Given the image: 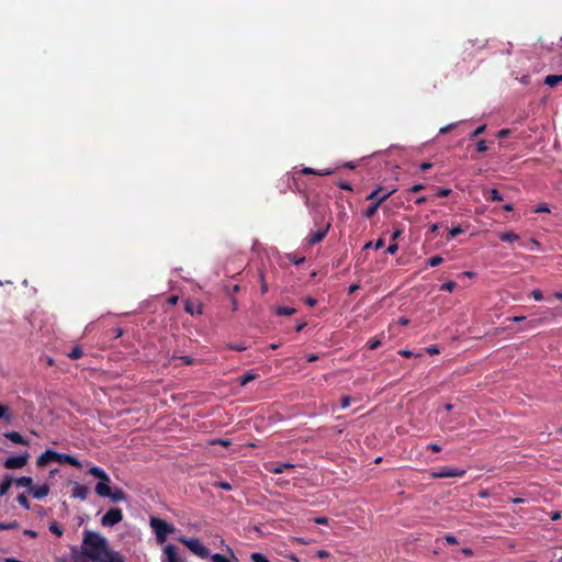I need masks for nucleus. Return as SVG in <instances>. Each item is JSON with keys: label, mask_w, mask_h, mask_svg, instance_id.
I'll use <instances>...</instances> for the list:
<instances>
[{"label": "nucleus", "mask_w": 562, "mask_h": 562, "mask_svg": "<svg viewBox=\"0 0 562 562\" xmlns=\"http://www.w3.org/2000/svg\"><path fill=\"white\" fill-rule=\"evenodd\" d=\"M384 246V240L382 238H379L375 243H372V241H368L366 245H364V249H369L371 247H374V249H380Z\"/></svg>", "instance_id": "32"}, {"label": "nucleus", "mask_w": 562, "mask_h": 562, "mask_svg": "<svg viewBox=\"0 0 562 562\" xmlns=\"http://www.w3.org/2000/svg\"><path fill=\"white\" fill-rule=\"evenodd\" d=\"M59 462V463H66L70 464L76 468H80L81 463L80 461L75 458L74 456L66 454V453H59L54 450H46L44 453H42L37 459V465L38 467H46L49 462Z\"/></svg>", "instance_id": "2"}, {"label": "nucleus", "mask_w": 562, "mask_h": 562, "mask_svg": "<svg viewBox=\"0 0 562 562\" xmlns=\"http://www.w3.org/2000/svg\"><path fill=\"white\" fill-rule=\"evenodd\" d=\"M424 188H425V187H424V184L418 183V184H414V186L409 189V191H411V192L416 193V192L422 191Z\"/></svg>", "instance_id": "59"}, {"label": "nucleus", "mask_w": 562, "mask_h": 562, "mask_svg": "<svg viewBox=\"0 0 562 562\" xmlns=\"http://www.w3.org/2000/svg\"><path fill=\"white\" fill-rule=\"evenodd\" d=\"M397 250H398V245L396 243L392 241L389 245V247L386 249V252L390 254V255H394V254H396Z\"/></svg>", "instance_id": "45"}, {"label": "nucleus", "mask_w": 562, "mask_h": 562, "mask_svg": "<svg viewBox=\"0 0 562 562\" xmlns=\"http://www.w3.org/2000/svg\"><path fill=\"white\" fill-rule=\"evenodd\" d=\"M184 311L191 315H201L203 313V306L199 303H194L190 300H187L184 302Z\"/></svg>", "instance_id": "17"}, {"label": "nucleus", "mask_w": 562, "mask_h": 562, "mask_svg": "<svg viewBox=\"0 0 562 562\" xmlns=\"http://www.w3.org/2000/svg\"><path fill=\"white\" fill-rule=\"evenodd\" d=\"M214 485L218 486V487H221V488H223L225 491H231L233 488L232 485L228 482H224V481L223 482H217Z\"/></svg>", "instance_id": "48"}, {"label": "nucleus", "mask_w": 562, "mask_h": 562, "mask_svg": "<svg viewBox=\"0 0 562 562\" xmlns=\"http://www.w3.org/2000/svg\"><path fill=\"white\" fill-rule=\"evenodd\" d=\"M382 345V341L380 339H370L368 342H367V347L368 349L370 350H375L378 349L380 346Z\"/></svg>", "instance_id": "37"}, {"label": "nucleus", "mask_w": 562, "mask_h": 562, "mask_svg": "<svg viewBox=\"0 0 562 562\" xmlns=\"http://www.w3.org/2000/svg\"><path fill=\"white\" fill-rule=\"evenodd\" d=\"M301 172L303 175H317V176H326V175H330L331 171L330 170H326V171H319V170H315L313 168H310V167H305L301 170Z\"/></svg>", "instance_id": "25"}, {"label": "nucleus", "mask_w": 562, "mask_h": 562, "mask_svg": "<svg viewBox=\"0 0 562 562\" xmlns=\"http://www.w3.org/2000/svg\"><path fill=\"white\" fill-rule=\"evenodd\" d=\"M486 130V125L483 124V125H480L479 127H476L471 134H470V138L473 139L475 137H477L479 135L483 134L484 131Z\"/></svg>", "instance_id": "40"}, {"label": "nucleus", "mask_w": 562, "mask_h": 562, "mask_svg": "<svg viewBox=\"0 0 562 562\" xmlns=\"http://www.w3.org/2000/svg\"><path fill=\"white\" fill-rule=\"evenodd\" d=\"M123 520V512L121 508H110L101 518V525L103 527H113Z\"/></svg>", "instance_id": "8"}, {"label": "nucleus", "mask_w": 562, "mask_h": 562, "mask_svg": "<svg viewBox=\"0 0 562 562\" xmlns=\"http://www.w3.org/2000/svg\"><path fill=\"white\" fill-rule=\"evenodd\" d=\"M16 501L22 507H24L25 509H30V502L24 493L19 494L16 496Z\"/></svg>", "instance_id": "30"}, {"label": "nucleus", "mask_w": 562, "mask_h": 562, "mask_svg": "<svg viewBox=\"0 0 562 562\" xmlns=\"http://www.w3.org/2000/svg\"><path fill=\"white\" fill-rule=\"evenodd\" d=\"M276 313L280 316H291L296 313V310L294 307L278 306Z\"/></svg>", "instance_id": "23"}, {"label": "nucleus", "mask_w": 562, "mask_h": 562, "mask_svg": "<svg viewBox=\"0 0 562 562\" xmlns=\"http://www.w3.org/2000/svg\"><path fill=\"white\" fill-rule=\"evenodd\" d=\"M89 494V488L86 485L76 483L72 487L71 495L74 498H79L81 501L87 499Z\"/></svg>", "instance_id": "14"}, {"label": "nucleus", "mask_w": 562, "mask_h": 562, "mask_svg": "<svg viewBox=\"0 0 562 562\" xmlns=\"http://www.w3.org/2000/svg\"><path fill=\"white\" fill-rule=\"evenodd\" d=\"M536 213H549L550 210L548 207L547 204H540L537 206V209L535 210Z\"/></svg>", "instance_id": "50"}, {"label": "nucleus", "mask_w": 562, "mask_h": 562, "mask_svg": "<svg viewBox=\"0 0 562 562\" xmlns=\"http://www.w3.org/2000/svg\"><path fill=\"white\" fill-rule=\"evenodd\" d=\"M428 449L431 450L432 452H439L441 451V447L437 443H429L428 445Z\"/></svg>", "instance_id": "60"}, {"label": "nucleus", "mask_w": 562, "mask_h": 562, "mask_svg": "<svg viewBox=\"0 0 562 562\" xmlns=\"http://www.w3.org/2000/svg\"><path fill=\"white\" fill-rule=\"evenodd\" d=\"M560 82H562V75H549L544 79V83L550 87H555Z\"/></svg>", "instance_id": "21"}, {"label": "nucleus", "mask_w": 562, "mask_h": 562, "mask_svg": "<svg viewBox=\"0 0 562 562\" xmlns=\"http://www.w3.org/2000/svg\"><path fill=\"white\" fill-rule=\"evenodd\" d=\"M0 419H4L7 424H11L13 415L7 405L0 404Z\"/></svg>", "instance_id": "20"}, {"label": "nucleus", "mask_w": 562, "mask_h": 562, "mask_svg": "<svg viewBox=\"0 0 562 562\" xmlns=\"http://www.w3.org/2000/svg\"><path fill=\"white\" fill-rule=\"evenodd\" d=\"M257 378L255 373L247 372L246 374L238 378V382L240 386H245L249 382L254 381Z\"/></svg>", "instance_id": "24"}, {"label": "nucleus", "mask_w": 562, "mask_h": 562, "mask_svg": "<svg viewBox=\"0 0 562 562\" xmlns=\"http://www.w3.org/2000/svg\"><path fill=\"white\" fill-rule=\"evenodd\" d=\"M94 490L100 497H110L114 503L126 501V494L124 491L121 488L112 491L110 484L105 485L104 483H97Z\"/></svg>", "instance_id": "6"}, {"label": "nucleus", "mask_w": 562, "mask_h": 562, "mask_svg": "<svg viewBox=\"0 0 562 562\" xmlns=\"http://www.w3.org/2000/svg\"><path fill=\"white\" fill-rule=\"evenodd\" d=\"M30 492L32 493L34 498L42 499L48 495L49 486H48V484H43L40 486L32 485V488Z\"/></svg>", "instance_id": "16"}, {"label": "nucleus", "mask_w": 562, "mask_h": 562, "mask_svg": "<svg viewBox=\"0 0 562 562\" xmlns=\"http://www.w3.org/2000/svg\"><path fill=\"white\" fill-rule=\"evenodd\" d=\"M456 126H457V124H456V123L448 124V125H446V126L441 127V128H440V131H439V133H440V134H446V133H448V132L452 131Z\"/></svg>", "instance_id": "47"}, {"label": "nucleus", "mask_w": 562, "mask_h": 562, "mask_svg": "<svg viewBox=\"0 0 562 562\" xmlns=\"http://www.w3.org/2000/svg\"><path fill=\"white\" fill-rule=\"evenodd\" d=\"M250 559L252 562H269V560L267 559L266 555H263L262 553H258V552L252 553Z\"/></svg>", "instance_id": "36"}, {"label": "nucleus", "mask_w": 562, "mask_h": 562, "mask_svg": "<svg viewBox=\"0 0 562 562\" xmlns=\"http://www.w3.org/2000/svg\"><path fill=\"white\" fill-rule=\"evenodd\" d=\"M289 468H294V465L291 463H281L278 467L273 468L271 470V472H273L276 474H280V473H283L284 469H289Z\"/></svg>", "instance_id": "33"}, {"label": "nucleus", "mask_w": 562, "mask_h": 562, "mask_svg": "<svg viewBox=\"0 0 562 562\" xmlns=\"http://www.w3.org/2000/svg\"><path fill=\"white\" fill-rule=\"evenodd\" d=\"M88 472L92 476L100 480L98 483H104L105 485H109L111 483L110 476L105 473L104 470H102L99 467H91Z\"/></svg>", "instance_id": "13"}, {"label": "nucleus", "mask_w": 562, "mask_h": 562, "mask_svg": "<svg viewBox=\"0 0 562 562\" xmlns=\"http://www.w3.org/2000/svg\"><path fill=\"white\" fill-rule=\"evenodd\" d=\"M30 454L25 452L21 456H12L4 460L3 467L8 470L22 469L26 465Z\"/></svg>", "instance_id": "9"}, {"label": "nucleus", "mask_w": 562, "mask_h": 562, "mask_svg": "<svg viewBox=\"0 0 562 562\" xmlns=\"http://www.w3.org/2000/svg\"><path fill=\"white\" fill-rule=\"evenodd\" d=\"M476 150L479 153H483V151L487 150V145L484 139H481L476 143Z\"/></svg>", "instance_id": "42"}, {"label": "nucleus", "mask_w": 562, "mask_h": 562, "mask_svg": "<svg viewBox=\"0 0 562 562\" xmlns=\"http://www.w3.org/2000/svg\"><path fill=\"white\" fill-rule=\"evenodd\" d=\"M464 475H465V470L451 468V467H442L432 473V477H436V479L462 477Z\"/></svg>", "instance_id": "10"}, {"label": "nucleus", "mask_w": 562, "mask_h": 562, "mask_svg": "<svg viewBox=\"0 0 562 562\" xmlns=\"http://www.w3.org/2000/svg\"><path fill=\"white\" fill-rule=\"evenodd\" d=\"M98 562H126L125 558L117 551L112 550L111 548L104 553L102 558Z\"/></svg>", "instance_id": "12"}, {"label": "nucleus", "mask_w": 562, "mask_h": 562, "mask_svg": "<svg viewBox=\"0 0 562 562\" xmlns=\"http://www.w3.org/2000/svg\"><path fill=\"white\" fill-rule=\"evenodd\" d=\"M531 296L535 299V301H542L543 294L539 289H535L531 291Z\"/></svg>", "instance_id": "43"}, {"label": "nucleus", "mask_w": 562, "mask_h": 562, "mask_svg": "<svg viewBox=\"0 0 562 562\" xmlns=\"http://www.w3.org/2000/svg\"><path fill=\"white\" fill-rule=\"evenodd\" d=\"M315 226L317 227V231L314 233H311L306 236L305 243L307 246L312 247L316 244H319L328 234L331 223L327 222L324 223L323 220H314Z\"/></svg>", "instance_id": "5"}, {"label": "nucleus", "mask_w": 562, "mask_h": 562, "mask_svg": "<svg viewBox=\"0 0 562 562\" xmlns=\"http://www.w3.org/2000/svg\"><path fill=\"white\" fill-rule=\"evenodd\" d=\"M72 562H90V559L82 554V551L79 553L74 550V553L71 555Z\"/></svg>", "instance_id": "28"}, {"label": "nucleus", "mask_w": 562, "mask_h": 562, "mask_svg": "<svg viewBox=\"0 0 562 562\" xmlns=\"http://www.w3.org/2000/svg\"><path fill=\"white\" fill-rule=\"evenodd\" d=\"M178 541L183 543L192 553L201 559H206L210 557V550L196 538L180 537L178 538Z\"/></svg>", "instance_id": "7"}, {"label": "nucleus", "mask_w": 562, "mask_h": 562, "mask_svg": "<svg viewBox=\"0 0 562 562\" xmlns=\"http://www.w3.org/2000/svg\"><path fill=\"white\" fill-rule=\"evenodd\" d=\"M443 539L446 540V542L448 544H457L458 543V539L453 535H446Z\"/></svg>", "instance_id": "46"}, {"label": "nucleus", "mask_w": 562, "mask_h": 562, "mask_svg": "<svg viewBox=\"0 0 562 562\" xmlns=\"http://www.w3.org/2000/svg\"><path fill=\"white\" fill-rule=\"evenodd\" d=\"M210 557L213 562H232L228 558H226L225 555H223L221 553H214Z\"/></svg>", "instance_id": "38"}, {"label": "nucleus", "mask_w": 562, "mask_h": 562, "mask_svg": "<svg viewBox=\"0 0 562 562\" xmlns=\"http://www.w3.org/2000/svg\"><path fill=\"white\" fill-rule=\"evenodd\" d=\"M19 526L20 525L16 520L9 522V524L0 522V530L16 529V528H19Z\"/></svg>", "instance_id": "35"}, {"label": "nucleus", "mask_w": 562, "mask_h": 562, "mask_svg": "<svg viewBox=\"0 0 562 562\" xmlns=\"http://www.w3.org/2000/svg\"><path fill=\"white\" fill-rule=\"evenodd\" d=\"M286 257L291 262H293L296 266H299L305 261V257H299L295 254H288Z\"/></svg>", "instance_id": "31"}, {"label": "nucleus", "mask_w": 562, "mask_h": 562, "mask_svg": "<svg viewBox=\"0 0 562 562\" xmlns=\"http://www.w3.org/2000/svg\"><path fill=\"white\" fill-rule=\"evenodd\" d=\"M486 199L491 200L493 202H498V201L503 200V198H502V195H501V193L498 192L497 189L488 190V195H486Z\"/></svg>", "instance_id": "26"}, {"label": "nucleus", "mask_w": 562, "mask_h": 562, "mask_svg": "<svg viewBox=\"0 0 562 562\" xmlns=\"http://www.w3.org/2000/svg\"><path fill=\"white\" fill-rule=\"evenodd\" d=\"M401 235H402V231H401V229H396L395 232H393L392 237H391L392 241H394V243H395V240H396Z\"/></svg>", "instance_id": "64"}, {"label": "nucleus", "mask_w": 562, "mask_h": 562, "mask_svg": "<svg viewBox=\"0 0 562 562\" xmlns=\"http://www.w3.org/2000/svg\"><path fill=\"white\" fill-rule=\"evenodd\" d=\"M13 483L19 487H27L30 491L33 485V480L31 476H21L13 480Z\"/></svg>", "instance_id": "19"}, {"label": "nucleus", "mask_w": 562, "mask_h": 562, "mask_svg": "<svg viewBox=\"0 0 562 562\" xmlns=\"http://www.w3.org/2000/svg\"><path fill=\"white\" fill-rule=\"evenodd\" d=\"M451 193V190L450 189H446V188H440L437 192V195L440 196V198H446L448 196L449 194Z\"/></svg>", "instance_id": "49"}, {"label": "nucleus", "mask_w": 562, "mask_h": 562, "mask_svg": "<svg viewBox=\"0 0 562 562\" xmlns=\"http://www.w3.org/2000/svg\"><path fill=\"white\" fill-rule=\"evenodd\" d=\"M228 348L232 349V350H235V351H244V350L247 349V347L244 344L229 345Z\"/></svg>", "instance_id": "51"}, {"label": "nucleus", "mask_w": 562, "mask_h": 562, "mask_svg": "<svg viewBox=\"0 0 562 562\" xmlns=\"http://www.w3.org/2000/svg\"><path fill=\"white\" fill-rule=\"evenodd\" d=\"M83 355V351L80 346H76L72 348V350L68 353V357L72 360H77L81 358Z\"/></svg>", "instance_id": "27"}, {"label": "nucleus", "mask_w": 562, "mask_h": 562, "mask_svg": "<svg viewBox=\"0 0 562 562\" xmlns=\"http://www.w3.org/2000/svg\"><path fill=\"white\" fill-rule=\"evenodd\" d=\"M212 443H217V445H221L223 447H229L231 446V441L229 440H225V439H216L214 440Z\"/></svg>", "instance_id": "57"}, {"label": "nucleus", "mask_w": 562, "mask_h": 562, "mask_svg": "<svg viewBox=\"0 0 562 562\" xmlns=\"http://www.w3.org/2000/svg\"><path fill=\"white\" fill-rule=\"evenodd\" d=\"M4 437L12 441L13 443L29 446L30 441L25 439L20 432L18 431H7L4 432Z\"/></svg>", "instance_id": "15"}, {"label": "nucleus", "mask_w": 562, "mask_h": 562, "mask_svg": "<svg viewBox=\"0 0 562 562\" xmlns=\"http://www.w3.org/2000/svg\"><path fill=\"white\" fill-rule=\"evenodd\" d=\"M464 232L463 228H461L460 226L458 227H452L450 231H449V238H453L460 234H462Z\"/></svg>", "instance_id": "41"}, {"label": "nucleus", "mask_w": 562, "mask_h": 562, "mask_svg": "<svg viewBox=\"0 0 562 562\" xmlns=\"http://www.w3.org/2000/svg\"><path fill=\"white\" fill-rule=\"evenodd\" d=\"M457 286V283L454 281H448L446 283H443L442 285H440V290L441 291H446V292H452Z\"/></svg>", "instance_id": "34"}, {"label": "nucleus", "mask_w": 562, "mask_h": 562, "mask_svg": "<svg viewBox=\"0 0 562 562\" xmlns=\"http://www.w3.org/2000/svg\"><path fill=\"white\" fill-rule=\"evenodd\" d=\"M180 360L187 366H191L194 362V360L189 356H182L180 357Z\"/></svg>", "instance_id": "56"}, {"label": "nucleus", "mask_w": 562, "mask_h": 562, "mask_svg": "<svg viewBox=\"0 0 562 562\" xmlns=\"http://www.w3.org/2000/svg\"><path fill=\"white\" fill-rule=\"evenodd\" d=\"M229 300H231V308H232V311L236 312L238 310V302H237L236 297L231 295Z\"/></svg>", "instance_id": "54"}, {"label": "nucleus", "mask_w": 562, "mask_h": 562, "mask_svg": "<svg viewBox=\"0 0 562 562\" xmlns=\"http://www.w3.org/2000/svg\"><path fill=\"white\" fill-rule=\"evenodd\" d=\"M443 261V258L440 257V256H434L431 258L428 259V265L430 267H437L439 266L441 262Z\"/></svg>", "instance_id": "39"}, {"label": "nucleus", "mask_w": 562, "mask_h": 562, "mask_svg": "<svg viewBox=\"0 0 562 562\" xmlns=\"http://www.w3.org/2000/svg\"><path fill=\"white\" fill-rule=\"evenodd\" d=\"M109 549L108 540L100 533L90 530L83 532L81 551L91 561L98 562Z\"/></svg>", "instance_id": "1"}, {"label": "nucleus", "mask_w": 562, "mask_h": 562, "mask_svg": "<svg viewBox=\"0 0 562 562\" xmlns=\"http://www.w3.org/2000/svg\"><path fill=\"white\" fill-rule=\"evenodd\" d=\"M149 525L156 536V540L159 544H162L166 542L167 537L176 531V528L173 525L167 522L166 520L158 518V517H151L149 520Z\"/></svg>", "instance_id": "4"}, {"label": "nucleus", "mask_w": 562, "mask_h": 562, "mask_svg": "<svg viewBox=\"0 0 562 562\" xmlns=\"http://www.w3.org/2000/svg\"><path fill=\"white\" fill-rule=\"evenodd\" d=\"M499 239L502 241L513 243L519 239V236L514 232H505L499 234Z\"/></svg>", "instance_id": "22"}, {"label": "nucleus", "mask_w": 562, "mask_h": 562, "mask_svg": "<svg viewBox=\"0 0 562 562\" xmlns=\"http://www.w3.org/2000/svg\"><path fill=\"white\" fill-rule=\"evenodd\" d=\"M49 531L54 535H56L57 537H61L63 536V528L59 526L58 522L54 521L49 525Z\"/></svg>", "instance_id": "29"}, {"label": "nucleus", "mask_w": 562, "mask_h": 562, "mask_svg": "<svg viewBox=\"0 0 562 562\" xmlns=\"http://www.w3.org/2000/svg\"><path fill=\"white\" fill-rule=\"evenodd\" d=\"M398 353L402 356V357H405V358H411L413 357V352L409 351V350H406V349H402L398 351Z\"/></svg>", "instance_id": "61"}, {"label": "nucleus", "mask_w": 562, "mask_h": 562, "mask_svg": "<svg viewBox=\"0 0 562 562\" xmlns=\"http://www.w3.org/2000/svg\"><path fill=\"white\" fill-rule=\"evenodd\" d=\"M304 303H305L307 306L313 307V306H315V305H316L317 300H316V299H314V297L307 296V297H305V299H304Z\"/></svg>", "instance_id": "52"}, {"label": "nucleus", "mask_w": 562, "mask_h": 562, "mask_svg": "<svg viewBox=\"0 0 562 562\" xmlns=\"http://www.w3.org/2000/svg\"><path fill=\"white\" fill-rule=\"evenodd\" d=\"M384 189L382 187H378L374 189L368 196L367 200L372 201V203L367 207L364 211V216L367 218H371L376 211L379 210L380 205L389 198L391 196L395 190H390L387 192H383Z\"/></svg>", "instance_id": "3"}, {"label": "nucleus", "mask_w": 562, "mask_h": 562, "mask_svg": "<svg viewBox=\"0 0 562 562\" xmlns=\"http://www.w3.org/2000/svg\"><path fill=\"white\" fill-rule=\"evenodd\" d=\"M350 402H351V398H350V396H348V395H344V396H341V398H340V404H341V407H342V408H347V407H349V406H350Z\"/></svg>", "instance_id": "44"}, {"label": "nucleus", "mask_w": 562, "mask_h": 562, "mask_svg": "<svg viewBox=\"0 0 562 562\" xmlns=\"http://www.w3.org/2000/svg\"><path fill=\"white\" fill-rule=\"evenodd\" d=\"M438 229H439V224L438 223H434L429 227L430 234H436Z\"/></svg>", "instance_id": "63"}, {"label": "nucleus", "mask_w": 562, "mask_h": 562, "mask_svg": "<svg viewBox=\"0 0 562 562\" xmlns=\"http://www.w3.org/2000/svg\"><path fill=\"white\" fill-rule=\"evenodd\" d=\"M24 535L31 537V538H36L37 537V532L34 531V530H31V529H25L24 530Z\"/></svg>", "instance_id": "62"}, {"label": "nucleus", "mask_w": 562, "mask_h": 562, "mask_svg": "<svg viewBox=\"0 0 562 562\" xmlns=\"http://www.w3.org/2000/svg\"><path fill=\"white\" fill-rule=\"evenodd\" d=\"M162 562H182L178 555L176 546L168 544L165 547Z\"/></svg>", "instance_id": "11"}, {"label": "nucleus", "mask_w": 562, "mask_h": 562, "mask_svg": "<svg viewBox=\"0 0 562 562\" xmlns=\"http://www.w3.org/2000/svg\"><path fill=\"white\" fill-rule=\"evenodd\" d=\"M509 133H510V131L508 128H503V130L498 131L497 137L505 138L509 135Z\"/></svg>", "instance_id": "58"}, {"label": "nucleus", "mask_w": 562, "mask_h": 562, "mask_svg": "<svg viewBox=\"0 0 562 562\" xmlns=\"http://www.w3.org/2000/svg\"><path fill=\"white\" fill-rule=\"evenodd\" d=\"M13 484V479L10 475H5L0 482V496H4Z\"/></svg>", "instance_id": "18"}, {"label": "nucleus", "mask_w": 562, "mask_h": 562, "mask_svg": "<svg viewBox=\"0 0 562 562\" xmlns=\"http://www.w3.org/2000/svg\"><path fill=\"white\" fill-rule=\"evenodd\" d=\"M426 351L429 355H438L440 352L439 348L437 346H435V345L429 346L428 348H426Z\"/></svg>", "instance_id": "53"}, {"label": "nucleus", "mask_w": 562, "mask_h": 562, "mask_svg": "<svg viewBox=\"0 0 562 562\" xmlns=\"http://www.w3.org/2000/svg\"><path fill=\"white\" fill-rule=\"evenodd\" d=\"M338 187L340 189H342V190H346V191H352V187L348 182H346V181H340L338 183Z\"/></svg>", "instance_id": "55"}]
</instances>
